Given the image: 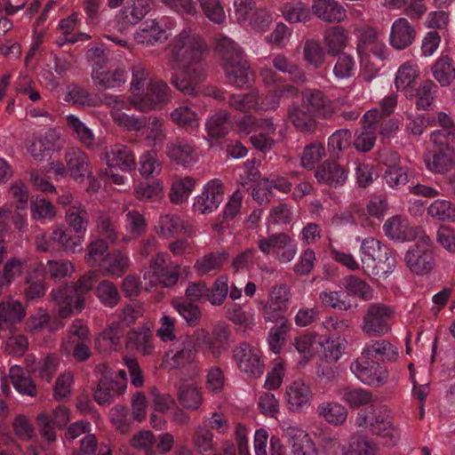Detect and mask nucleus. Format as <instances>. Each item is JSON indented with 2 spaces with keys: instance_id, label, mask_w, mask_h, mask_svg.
I'll use <instances>...</instances> for the list:
<instances>
[{
  "instance_id": "f257e3e1",
  "label": "nucleus",
  "mask_w": 455,
  "mask_h": 455,
  "mask_svg": "<svg viewBox=\"0 0 455 455\" xmlns=\"http://www.w3.org/2000/svg\"><path fill=\"white\" fill-rule=\"evenodd\" d=\"M167 50L169 61L182 65L180 73L172 74L171 84L185 95H197L206 78V43L190 28H184L170 41Z\"/></svg>"
},
{
  "instance_id": "f03ea898",
  "label": "nucleus",
  "mask_w": 455,
  "mask_h": 455,
  "mask_svg": "<svg viewBox=\"0 0 455 455\" xmlns=\"http://www.w3.org/2000/svg\"><path fill=\"white\" fill-rule=\"evenodd\" d=\"M98 282V275L91 271L81 276L74 286L66 285L50 293L59 307L60 317L66 318L75 312H80L84 307V294L90 291Z\"/></svg>"
},
{
  "instance_id": "7ed1b4c3",
  "label": "nucleus",
  "mask_w": 455,
  "mask_h": 455,
  "mask_svg": "<svg viewBox=\"0 0 455 455\" xmlns=\"http://www.w3.org/2000/svg\"><path fill=\"white\" fill-rule=\"evenodd\" d=\"M360 252L362 269L368 275H387L395 267L394 253L373 237L363 240Z\"/></svg>"
},
{
  "instance_id": "20e7f679",
  "label": "nucleus",
  "mask_w": 455,
  "mask_h": 455,
  "mask_svg": "<svg viewBox=\"0 0 455 455\" xmlns=\"http://www.w3.org/2000/svg\"><path fill=\"white\" fill-rule=\"evenodd\" d=\"M355 425L366 427L374 435L390 438V444H395L399 438L398 432L393 427V417L386 405H371L361 410L355 418Z\"/></svg>"
},
{
  "instance_id": "39448f33",
  "label": "nucleus",
  "mask_w": 455,
  "mask_h": 455,
  "mask_svg": "<svg viewBox=\"0 0 455 455\" xmlns=\"http://www.w3.org/2000/svg\"><path fill=\"white\" fill-rule=\"evenodd\" d=\"M102 104L110 108V114L114 122L129 131H140L145 125V117L129 116L123 110H130L132 108L138 110V97L131 93L130 96L113 95L105 93L102 95Z\"/></svg>"
},
{
  "instance_id": "423d86ee",
  "label": "nucleus",
  "mask_w": 455,
  "mask_h": 455,
  "mask_svg": "<svg viewBox=\"0 0 455 455\" xmlns=\"http://www.w3.org/2000/svg\"><path fill=\"white\" fill-rule=\"evenodd\" d=\"M395 315V308L389 305L370 303L363 317L361 330L368 337H382L390 331Z\"/></svg>"
},
{
  "instance_id": "0eeeda50",
  "label": "nucleus",
  "mask_w": 455,
  "mask_h": 455,
  "mask_svg": "<svg viewBox=\"0 0 455 455\" xmlns=\"http://www.w3.org/2000/svg\"><path fill=\"white\" fill-rule=\"evenodd\" d=\"M257 244L260 252L266 256H274L280 263L291 262L298 251L296 240L284 232L267 236L259 235Z\"/></svg>"
},
{
  "instance_id": "6e6552de",
  "label": "nucleus",
  "mask_w": 455,
  "mask_h": 455,
  "mask_svg": "<svg viewBox=\"0 0 455 455\" xmlns=\"http://www.w3.org/2000/svg\"><path fill=\"white\" fill-rule=\"evenodd\" d=\"M175 27V20L170 17L147 19L133 34L134 40L145 46H155L165 43Z\"/></svg>"
},
{
  "instance_id": "1a4fd4ad",
  "label": "nucleus",
  "mask_w": 455,
  "mask_h": 455,
  "mask_svg": "<svg viewBox=\"0 0 455 455\" xmlns=\"http://www.w3.org/2000/svg\"><path fill=\"white\" fill-rule=\"evenodd\" d=\"M179 269L180 267L172 262L166 253H158L151 259L149 267L143 275L146 288L174 285L180 277Z\"/></svg>"
},
{
  "instance_id": "9d476101",
  "label": "nucleus",
  "mask_w": 455,
  "mask_h": 455,
  "mask_svg": "<svg viewBox=\"0 0 455 455\" xmlns=\"http://www.w3.org/2000/svg\"><path fill=\"white\" fill-rule=\"evenodd\" d=\"M350 370L361 382L371 387L382 386L388 379L387 370L363 352L351 363Z\"/></svg>"
},
{
  "instance_id": "9b49d317",
  "label": "nucleus",
  "mask_w": 455,
  "mask_h": 455,
  "mask_svg": "<svg viewBox=\"0 0 455 455\" xmlns=\"http://www.w3.org/2000/svg\"><path fill=\"white\" fill-rule=\"evenodd\" d=\"M172 100V90L162 79L151 78L148 86L138 96V111L148 112L168 104Z\"/></svg>"
},
{
  "instance_id": "f8f14e48",
  "label": "nucleus",
  "mask_w": 455,
  "mask_h": 455,
  "mask_svg": "<svg viewBox=\"0 0 455 455\" xmlns=\"http://www.w3.org/2000/svg\"><path fill=\"white\" fill-rule=\"evenodd\" d=\"M406 265L417 275L429 273L434 267L433 244L427 235H422L405 254Z\"/></svg>"
},
{
  "instance_id": "ddd939ff",
  "label": "nucleus",
  "mask_w": 455,
  "mask_h": 455,
  "mask_svg": "<svg viewBox=\"0 0 455 455\" xmlns=\"http://www.w3.org/2000/svg\"><path fill=\"white\" fill-rule=\"evenodd\" d=\"M98 370L101 372V377L93 390V398L100 405H108L124 394V383L113 379V373L108 365L101 364Z\"/></svg>"
},
{
  "instance_id": "4468645a",
  "label": "nucleus",
  "mask_w": 455,
  "mask_h": 455,
  "mask_svg": "<svg viewBox=\"0 0 455 455\" xmlns=\"http://www.w3.org/2000/svg\"><path fill=\"white\" fill-rule=\"evenodd\" d=\"M234 359L240 371L249 377H259L264 371V363L259 349L249 343H242L234 349Z\"/></svg>"
},
{
  "instance_id": "2eb2a0df",
  "label": "nucleus",
  "mask_w": 455,
  "mask_h": 455,
  "mask_svg": "<svg viewBox=\"0 0 455 455\" xmlns=\"http://www.w3.org/2000/svg\"><path fill=\"white\" fill-rule=\"evenodd\" d=\"M314 394L308 383L295 379L285 387L284 399L290 411L299 413L307 410L313 402Z\"/></svg>"
},
{
  "instance_id": "dca6fc26",
  "label": "nucleus",
  "mask_w": 455,
  "mask_h": 455,
  "mask_svg": "<svg viewBox=\"0 0 455 455\" xmlns=\"http://www.w3.org/2000/svg\"><path fill=\"white\" fill-rule=\"evenodd\" d=\"M301 104L321 119H330L335 114L333 101L320 89L305 88L301 92Z\"/></svg>"
},
{
  "instance_id": "f3484780",
  "label": "nucleus",
  "mask_w": 455,
  "mask_h": 455,
  "mask_svg": "<svg viewBox=\"0 0 455 455\" xmlns=\"http://www.w3.org/2000/svg\"><path fill=\"white\" fill-rule=\"evenodd\" d=\"M290 299V289L284 284L273 287L267 301L263 305L260 312L267 322L278 323L286 320L283 313L287 307Z\"/></svg>"
},
{
  "instance_id": "a211bd4d",
  "label": "nucleus",
  "mask_w": 455,
  "mask_h": 455,
  "mask_svg": "<svg viewBox=\"0 0 455 455\" xmlns=\"http://www.w3.org/2000/svg\"><path fill=\"white\" fill-rule=\"evenodd\" d=\"M223 185L218 179L208 181L200 195L195 197L193 210L200 214H209L218 209L223 200Z\"/></svg>"
},
{
  "instance_id": "6ab92c4d",
  "label": "nucleus",
  "mask_w": 455,
  "mask_h": 455,
  "mask_svg": "<svg viewBox=\"0 0 455 455\" xmlns=\"http://www.w3.org/2000/svg\"><path fill=\"white\" fill-rule=\"evenodd\" d=\"M100 158L110 168H117L123 172L135 169L136 161L132 150L125 145L115 144L106 148Z\"/></svg>"
},
{
  "instance_id": "aec40b11",
  "label": "nucleus",
  "mask_w": 455,
  "mask_h": 455,
  "mask_svg": "<svg viewBox=\"0 0 455 455\" xmlns=\"http://www.w3.org/2000/svg\"><path fill=\"white\" fill-rule=\"evenodd\" d=\"M222 68L228 83L237 88H247L254 80V73L244 56L225 63Z\"/></svg>"
},
{
  "instance_id": "412c9836",
  "label": "nucleus",
  "mask_w": 455,
  "mask_h": 455,
  "mask_svg": "<svg viewBox=\"0 0 455 455\" xmlns=\"http://www.w3.org/2000/svg\"><path fill=\"white\" fill-rule=\"evenodd\" d=\"M196 358V350L193 342L187 338L182 342L173 345L164 357L163 365L167 369L184 368L192 363Z\"/></svg>"
},
{
  "instance_id": "4be33fe9",
  "label": "nucleus",
  "mask_w": 455,
  "mask_h": 455,
  "mask_svg": "<svg viewBox=\"0 0 455 455\" xmlns=\"http://www.w3.org/2000/svg\"><path fill=\"white\" fill-rule=\"evenodd\" d=\"M164 152L172 162L185 168L195 164L198 160V155L194 147L180 138L169 141Z\"/></svg>"
},
{
  "instance_id": "5701e85b",
  "label": "nucleus",
  "mask_w": 455,
  "mask_h": 455,
  "mask_svg": "<svg viewBox=\"0 0 455 455\" xmlns=\"http://www.w3.org/2000/svg\"><path fill=\"white\" fill-rule=\"evenodd\" d=\"M418 228L411 226L407 217L395 215L388 218L384 225L385 235L393 240L405 242L412 240L418 235Z\"/></svg>"
},
{
  "instance_id": "b1692460",
  "label": "nucleus",
  "mask_w": 455,
  "mask_h": 455,
  "mask_svg": "<svg viewBox=\"0 0 455 455\" xmlns=\"http://www.w3.org/2000/svg\"><path fill=\"white\" fill-rule=\"evenodd\" d=\"M92 79L96 86L104 89H116L127 81V73L124 68L107 69L96 64L92 72Z\"/></svg>"
},
{
  "instance_id": "393cba45",
  "label": "nucleus",
  "mask_w": 455,
  "mask_h": 455,
  "mask_svg": "<svg viewBox=\"0 0 455 455\" xmlns=\"http://www.w3.org/2000/svg\"><path fill=\"white\" fill-rule=\"evenodd\" d=\"M416 30L406 18L396 19L391 26L389 43L396 50H403L412 44Z\"/></svg>"
},
{
  "instance_id": "a878e982",
  "label": "nucleus",
  "mask_w": 455,
  "mask_h": 455,
  "mask_svg": "<svg viewBox=\"0 0 455 455\" xmlns=\"http://www.w3.org/2000/svg\"><path fill=\"white\" fill-rule=\"evenodd\" d=\"M131 259L126 251L113 250L108 255L100 267L102 275L111 278L122 277L129 269Z\"/></svg>"
},
{
  "instance_id": "bb28decb",
  "label": "nucleus",
  "mask_w": 455,
  "mask_h": 455,
  "mask_svg": "<svg viewBox=\"0 0 455 455\" xmlns=\"http://www.w3.org/2000/svg\"><path fill=\"white\" fill-rule=\"evenodd\" d=\"M60 139V132L50 129L44 134L34 137L28 148V151L34 160L43 161L51 156V153Z\"/></svg>"
},
{
  "instance_id": "cd10ccee",
  "label": "nucleus",
  "mask_w": 455,
  "mask_h": 455,
  "mask_svg": "<svg viewBox=\"0 0 455 455\" xmlns=\"http://www.w3.org/2000/svg\"><path fill=\"white\" fill-rule=\"evenodd\" d=\"M312 12L317 18L330 23H340L347 19L346 9L336 0H313Z\"/></svg>"
},
{
  "instance_id": "c85d7f7f",
  "label": "nucleus",
  "mask_w": 455,
  "mask_h": 455,
  "mask_svg": "<svg viewBox=\"0 0 455 455\" xmlns=\"http://www.w3.org/2000/svg\"><path fill=\"white\" fill-rule=\"evenodd\" d=\"M323 40L327 53L330 56H338L347 48L349 34L344 27L331 26L323 31Z\"/></svg>"
},
{
  "instance_id": "c756f323",
  "label": "nucleus",
  "mask_w": 455,
  "mask_h": 455,
  "mask_svg": "<svg viewBox=\"0 0 455 455\" xmlns=\"http://www.w3.org/2000/svg\"><path fill=\"white\" fill-rule=\"evenodd\" d=\"M337 396L350 409H358L372 402V393L362 387L340 385L335 391Z\"/></svg>"
},
{
  "instance_id": "7c9ffc66",
  "label": "nucleus",
  "mask_w": 455,
  "mask_h": 455,
  "mask_svg": "<svg viewBox=\"0 0 455 455\" xmlns=\"http://www.w3.org/2000/svg\"><path fill=\"white\" fill-rule=\"evenodd\" d=\"M317 416L333 427H339L347 422L348 411L339 402L323 401L317 405Z\"/></svg>"
},
{
  "instance_id": "2f4dec72",
  "label": "nucleus",
  "mask_w": 455,
  "mask_h": 455,
  "mask_svg": "<svg viewBox=\"0 0 455 455\" xmlns=\"http://www.w3.org/2000/svg\"><path fill=\"white\" fill-rule=\"evenodd\" d=\"M228 253L226 251H212L198 258L194 269L199 276L215 275L227 262Z\"/></svg>"
},
{
  "instance_id": "473e14b6",
  "label": "nucleus",
  "mask_w": 455,
  "mask_h": 455,
  "mask_svg": "<svg viewBox=\"0 0 455 455\" xmlns=\"http://www.w3.org/2000/svg\"><path fill=\"white\" fill-rule=\"evenodd\" d=\"M363 355L382 362L395 361L399 355L397 347L386 339L371 340L365 344Z\"/></svg>"
},
{
  "instance_id": "72a5a7b5",
  "label": "nucleus",
  "mask_w": 455,
  "mask_h": 455,
  "mask_svg": "<svg viewBox=\"0 0 455 455\" xmlns=\"http://www.w3.org/2000/svg\"><path fill=\"white\" fill-rule=\"evenodd\" d=\"M288 117L293 126L300 132L311 133L317 125L316 118L312 112L301 105L292 104L288 109Z\"/></svg>"
},
{
  "instance_id": "f704fd0d",
  "label": "nucleus",
  "mask_w": 455,
  "mask_h": 455,
  "mask_svg": "<svg viewBox=\"0 0 455 455\" xmlns=\"http://www.w3.org/2000/svg\"><path fill=\"white\" fill-rule=\"evenodd\" d=\"M315 178L331 187H338L345 184L347 175L346 170L336 162H324L316 172Z\"/></svg>"
},
{
  "instance_id": "c9c22d12",
  "label": "nucleus",
  "mask_w": 455,
  "mask_h": 455,
  "mask_svg": "<svg viewBox=\"0 0 455 455\" xmlns=\"http://www.w3.org/2000/svg\"><path fill=\"white\" fill-rule=\"evenodd\" d=\"M65 160L70 175L75 180L84 178L90 174L91 168L88 157L79 148H69L66 153Z\"/></svg>"
},
{
  "instance_id": "e433bc0d",
  "label": "nucleus",
  "mask_w": 455,
  "mask_h": 455,
  "mask_svg": "<svg viewBox=\"0 0 455 455\" xmlns=\"http://www.w3.org/2000/svg\"><path fill=\"white\" fill-rule=\"evenodd\" d=\"M126 346L143 355H151L154 351L152 331L146 327L129 331L126 337Z\"/></svg>"
},
{
  "instance_id": "4c0bfd02",
  "label": "nucleus",
  "mask_w": 455,
  "mask_h": 455,
  "mask_svg": "<svg viewBox=\"0 0 455 455\" xmlns=\"http://www.w3.org/2000/svg\"><path fill=\"white\" fill-rule=\"evenodd\" d=\"M52 239L57 242L65 251L75 253L82 250V243L84 240V235L75 233L71 228L64 229L58 227L52 232Z\"/></svg>"
},
{
  "instance_id": "58836bf2",
  "label": "nucleus",
  "mask_w": 455,
  "mask_h": 455,
  "mask_svg": "<svg viewBox=\"0 0 455 455\" xmlns=\"http://www.w3.org/2000/svg\"><path fill=\"white\" fill-rule=\"evenodd\" d=\"M420 69L419 65L412 60L402 64L395 77V85L398 91L405 92L412 88L416 80L419 78Z\"/></svg>"
},
{
  "instance_id": "ea45409f",
  "label": "nucleus",
  "mask_w": 455,
  "mask_h": 455,
  "mask_svg": "<svg viewBox=\"0 0 455 455\" xmlns=\"http://www.w3.org/2000/svg\"><path fill=\"white\" fill-rule=\"evenodd\" d=\"M66 223L75 233L85 234L89 224V213L82 203H76L67 208Z\"/></svg>"
},
{
  "instance_id": "a19ab883",
  "label": "nucleus",
  "mask_w": 455,
  "mask_h": 455,
  "mask_svg": "<svg viewBox=\"0 0 455 455\" xmlns=\"http://www.w3.org/2000/svg\"><path fill=\"white\" fill-rule=\"evenodd\" d=\"M155 229L158 235L164 238H172L176 235L185 232L187 228L180 216L167 213L159 217Z\"/></svg>"
},
{
  "instance_id": "79ce46f5",
  "label": "nucleus",
  "mask_w": 455,
  "mask_h": 455,
  "mask_svg": "<svg viewBox=\"0 0 455 455\" xmlns=\"http://www.w3.org/2000/svg\"><path fill=\"white\" fill-rule=\"evenodd\" d=\"M208 135L214 139L225 137L230 128L229 115L226 110H218L212 114L206 121Z\"/></svg>"
},
{
  "instance_id": "37998d69",
  "label": "nucleus",
  "mask_w": 455,
  "mask_h": 455,
  "mask_svg": "<svg viewBox=\"0 0 455 455\" xmlns=\"http://www.w3.org/2000/svg\"><path fill=\"white\" fill-rule=\"evenodd\" d=\"M437 86L431 80L422 81L419 87L407 97H414L415 104L418 109H429L435 99Z\"/></svg>"
},
{
  "instance_id": "c03bdc74",
  "label": "nucleus",
  "mask_w": 455,
  "mask_h": 455,
  "mask_svg": "<svg viewBox=\"0 0 455 455\" xmlns=\"http://www.w3.org/2000/svg\"><path fill=\"white\" fill-rule=\"evenodd\" d=\"M191 444L198 454L209 453L214 451L217 448L214 442V434L203 425L195 428L191 435Z\"/></svg>"
},
{
  "instance_id": "a18cd8bd",
  "label": "nucleus",
  "mask_w": 455,
  "mask_h": 455,
  "mask_svg": "<svg viewBox=\"0 0 455 455\" xmlns=\"http://www.w3.org/2000/svg\"><path fill=\"white\" fill-rule=\"evenodd\" d=\"M215 50L220 58L221 66L243 56L241 47L234 40L224 35H219L216 37Z\"/></svg>"
},
{
  "instance_id": "49530a36",
  "label": "nucleus",
  "mask_w": 455,
  "mask_h": 455,
  "mask_svg": "<svg viewBox=\"0 0 455 455\" xmlns=\"http://www.w3.org/2000/svg\"><path fill=\"white\" fill-rule=\"evenodd\" d=\"M66 122L72 134L87 148H92L94 145V133L92 129L75 115H68Z\"/></svg>"
},
{
  "instance_id": "de8ad7c7",
  "label": "nucleus",
  "mask_w": 455,
  "mask_h": 455,
  "mask_svg": "<svg viewBox=\"0 0 455 455\" xmlns=\"http://www.w3.org/2000/svg\"><path fill=\"white\" fill-rule=\"evenodd\" d=\"M171 121L179 127L187 130H196L199 127V117L197 113L190 107L182 105L175 108L170 113Z\"/></svg>"
},
{
  "instance_id": "09e8293b",
  "label": "nucleus",
  "mask_w": 455,
  "mask_h": 455,
  "mask_svg": "<svg viewBox=\"0 0 455 455\" xmlns=\"http://www.w3.org/2000/svg\"><path fill=\"white\" fill-rule=\"evenodd\" d=\"M150 10V0H128L122 14L126 23L136 25Z\"/></svg>"
},
{
  "instance_id": "8fccbe9b",
  "label": "nucleus",
  "mask_w": 455,
  "mask_h": 455,
  "mask_svg": "<svg viewBox=\"0 0 455 455\" xmlns=\"http://www.w3.org/2000/svg\"><path fill=\"white\" fill-rule=\"evenodd\" d=\"M25 308L19 300L9 299L0 303V324H14L25 316Z\"/></svg>"
},
{
  "instance_id": "3c124183",
  "label": "nucleus",
  "mask_w": 455,
  "mask_h": 455,
  "mask_svg": "<svg viewBox=\"0 0 455 455\" xmlns=\"http://www.w3.org/2000/svg\"><path fill=\"white\" fill-rule=\"evenodd\" d=\"M272 65L276 70L289 75L290 78L295 83L307 82V76L304 70L298 65L290 61L288 57L283 54L278 53L274 55Z\"/></svg>"
},
{
  "instance_id": "603ef678",
  "label": "nucleus",
  "mask_w": 455,
  "mask_h": 455,
  "mask_svg": "<svg viewBox=\"0 0 455 455\" xmlns=\"http://www.w3.org/2000/svg\"><path fill=\"white\" fill-rule=\"evenodd\" d=\"M195 186L196 180L191 177L175 179L171 187V202L175 204L186 202L192 194Z\"/></svg>"
},
{
  "instance_id": "864d4df0",
  "label": "nucleus",
  "mask_w": 455,
  "mask_h": 455,
  "mask_svg": "<svg viewBox=\"0 0 455 455\" xmlns=\"http://www.w3.org/2000/svg\"><path fill=\"white\" fill-rule=\"evenodd\" d=\"M304 61L315 68H318L325 62L326 54L321 44L313 39L305 41L302 48Z\"/></svg>"
},
{
  "instance_id": "5fc2aeb1",
  "label": "nucleus",
  "mask_w": 455,
  "mask_h": 455,
  "mask_svg": "<svg viewBox=\"0 0 455 455\" xmlns=\"http://www.w3.org/2000/svg\"><path fill=\"white\" fill-rule=\"evenodd\" d=\"M9 375L14 388L21 395L35 396L36 387L33 380L25 376L24 371L19 365H12L10 368Z\"/></svg>"
},
{
  "instance_id": "6e6d98bb",
  "label": "nucleus",
  "mask_w": 455,
  "mask_h": 455,
  "mask_svg": "<svg viewBox=\"0 0 455 455\" xmlns=\"http://www.w3.org/2000/svg\"><path fill=\"white\" fill-rule=\"evenodd\" d=\"M230 108L241 111L249 112L259 109V92L251 91L247 93H233L228 99Z\"/></svg>"
},
{
  "instance_id": "4d7b16f0",
  "label": "nucleus",
  "mask_w": 455,
  "mask_h": 455,
  "mask_svg": "<svg viewBox=\"0 0 455 455\" xmlns=\"http://www.w3.org/2000/svg\"><path fill=\"white\" fill-rule=\"evenodd\" d=\"M227 317L235 324L251 328L255 324V312L252 308L244 309L237 304L226 306Z\"/></svg>"
},
{
  "instance_id": "13d9d810",
  "label": "nucleus",
  "mask_w": 455,
  "mask_h": 455,
  "mask_svg": "<svg viewBox=\"0 0 455 455\" xmlns=\"http://www.w3.org/2000/svg\"><path fill=\"white\" fill-rule=\"evenodd\" d=\"M164 184L160 180L151 183L141 182L134 188V196L140 201L156 202L163 197Z\"/></svg>"
},
{
  "instance_id": "bf43d9fd",
  "label": "nucleus",
  "mask_w": 455,
  "mask_h": 455,
  "mask_svg": "<svg viewBox=\"0 0 455 455\" xmlns=\"http://www.w3.org/2000/svg\"><path fill=\"white\" fill-rule=\"evenodd\" d=\"M435 79L442 85L447 86L455 77V67L448 56L441 57L432 68Z\"/></svg>"
},
{
  "instance_id": "052dcab7",
  "label": "nucleus",
  "mask_w": 455,
  "mask_h": 455,
  "mask_svg": "<svg viewBox=\"0 0 455 455\" xmlns=\"http://www.w3.org/2000/svg\"><path fill=\"white\" fill-rule=\"evenodd\" d=\"M179 401L186 409L196 411L203 403L202 390L193 384L182 385L179 390Z\"/></svg>"
},
{
  "instance_id": "680f3d73",
  "label": "nucleus",
  "mask_w": 455,
  "mask_h": 455,
  "mask_svg": "<svg viewBox=\"0 0 455 455\" xmlns=\"http://www.w3.org/2000/svg\"><path fill=\"white\" fill-rule=\"evenodd\" d=\"M142 128H145V140L148 145L156 146L162 144L165 140L166 134L162 119L156 116L145 117V125Z\"/></svg>"
},
{
  "instance_id": "e2e57ef3",
  "label": "nucleus",
  "mask_w": 455,
  "mask_h": 455,
  "mask_svg": "<svg viewBox=\"0 0 455 455\" xmlns=\"http://www.w3.org/2000/svg\"><path fill=\"white\" fill-rule=\"evenodd\" d=\"M95 295L105 307H116L121 299L117 287L108 280H102L95 288Z\"/></svg>"
},
{
  "instance_id": "0e129e2a",
  "label": "nucleus",
  "mask_w": 455,
  "mask_h": 455,
  "mask_svg": "<svg viewBox=\"0 0 455 455\" xmlns=\"http://www.w3.org/2000/svg\"><path fill=\"white\" fill-rule=\"evenodd\" d=\"M88 329L79 319L75 320L68 327V337L62 341L61 352L66 355H70L72 346L76 341L89 339Z\"/></svg>"
},
{
  "instance_id": "69168bd1",
  "label": "nucleus",
  "mask_w": 455,
  "mask_h": 455,
  "mask_svg": "<svg viewBox=\"0 0 455 455\" xmlns=\"http://www.w3.org/2000/svg\"><path fill=\"white\" fill-rule=\"evenodd\" d=\"M109 252L108 243L103 239H96L87 246L84 259L89 266L100 268Z\"/></svg>"
},
{
  "instance_id": "338daca9",
  "label": "nucleus",
  "mask_w": 455,
  "mask_h": 455,
  "mask_svg": "<svg viewBox=\"0 0 455 455\" xmlns=\"http://www.w3.org/2000/svg\"><path fill=\"white\" fill-rule=\"evenodd\" d=\"M194 349L197 348L204 354L212 355L214 358L220 355V346L216 345L213 338L204 329H198L194 333Z\"/></svg>"
},
{
  "instance_id": "774afa93",
  "label": "nucleus",
  "mask_w": 455,
  "mask_h": 455,
  "mask_svg": "<svg viewBox=\"0 0 455 455\" xmlns=\"http://www.w3.org/2000/svg\"><path fill=\"white\" fill-rule=\"evenodd\" d=\"M283 18L290 23L306 22L310 18V12L301 2L286 3L281 7Z\"/></svg>"
}]
</instances>
